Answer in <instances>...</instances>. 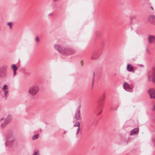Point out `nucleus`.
Returning a JSON list of instances; mask_svg holds the SVG:
<instances>
[{"instance_id":"nucleus-1","label":"nucleus","mask_w":155,"mask_h":155,"mask_svg":"<svg viewBox=\"0 0 155 155\" xmlns=\"http://www.w3.org/2000/svg\"><path fill=\"white\" fill-rule=\"evenodd\" d=\"M54 46L56 49H58L59 52H61L63 54H74L75 52V51L71 49L64 48H61L57 45H54Z\"/></svg>"},{"instance_id":"nucleus-2","label":"nucleus","mask_w":155,"mask_h":155,"mask_svg":"<svg viewBox=\"0 0 155 155\" xmlns=\"http://www.w3.org/2000/svg\"><path fill=\"white\" fill-rule=\"evenodd\" d=\"M38 87L36 86H33L29 88L28 93L30 95L33 96L38 93Z\"/></svg>"},{"instance_id":"nucleus-3","label":"nucleus","mask_w":155,"mask_h":155,"mask_svg":"<svg viewBox=\"0 0 155 155\" xmlns=\"http://www.w3.org/2000/svg\"><path fill=\"white\" fill-rule=\"evenodd\" d=\"M80 127V123L79 122L77 121L74 125V127L72 128L74 133L77 135L79 133Z\"/></svg>"},{"instance_id":"nucleus-4","label":"nucleus","mask_w":155,"mask_h":155,"mask_svg":"<svg viewBox=\"0 0 155 155\" xmlns=\"http://www.w3.org/2000/svg\"><path fill=\"white\" fill-rule=\"evenodd\" d=\"M123 87L127 91L131 92L132 91V88L127 83H124Z\"/></svg>"},{"instance_id":"nucleus-5","label":"nucleus","mask_w":155,"mask_h":155,"mask_svg":"<svg viewBox=\"0 0 155 155\" xmlns=\"http://www.w3.org/2000/svg\"><path fill=\"white\" fill-rule=\"evenodd\" d=\"M149 93L151 98H155V90L154 89H150L149 91Z\"/></svg>"},{"instance_id":"nucleus-6","label":"nucleus","mask_w":155,"mask_h":155,"mask_svg":"<svg viewBox=\"0 0 155 155\" xmlns=\"http://www.w3.org/2000/svg\"><path fill=\"white\" fill-rule=\"evenodd\" d=\"M149 43H153L155 41V36L149 35L148 38Z\"/></svg>"},{"instance_id":"nucleus-7","label":"nucleus","mask_w":155,"mask_h":155,"mask_svg":"<svg viewBox=\"0 0 155 155\" xmlns=\"http://www.w3.org/2000/svg\"><path fill=\"white\" fill-rule=\"evenodd\" d=\"M149 21L155 25V16L151 15L148 18Z\"/></svg>"},{"instance_id":"nucleus-8","label":"nucleus","mask_w":155,"mask_h":155,"mask_svg":"<svg viewBox=\"0 0 155 155\" xmlns=\"http://www.w3.org/2000/svg\"><path fill=\"white\" fill-rule=\"evenodd\" d=\"M11 120V118L10 117H8L7 118H5L4 120V124H2V127L5 126L6 125V124L9 122Z\"/></svg>"},{"instance_id":"nucleus-9","label":"nucleus","mask_w":155,"mask_h":155,"mask_svg":"<svg viewBox=\"0 0 155 155\" xmlns=\"http://www.w3.org/2000/svg\"><path fill=\"white\" fill-rule=\"evenodd\" d=\"M74 117L77 120H79L80 119V114L79 111L76 112Z\"/></svg>"},{"instance_id":"nucleus-10","label":"nucleus","mask_w":155,"mask_h":155,"mask_svg":"<svg viewBox=\"0 0 155 155\" xmlns=\"http://www.w3.org/2000/svg\"><path fill=\"white\" fill-rule=\"evenodd\" d=\"M127 70L129 71H132L133 70V66L130 64H128L127 68Z\"/></svg>"},{"instance_id":"nucleus-11","label":"nucleus","mask_w":155,"mask_h":155,"mask_svg":"<svg viewBox=\"0 0 155 155\" xmlns=\"http://www.w3.org/2000/svg\"><path fill=\"white\" fill-rule=\"evenodd\" d=\"M139 132L138 128H135L132 130L130 132L131 135H134L137 134Z\"/></svg>"},{"instance_id":"nucleus-12","label":"nucleus","mask_w":155,"mask_h":155,"mask_svg":"<svg viewBox=\"0 0 155 155\" xmlns=\"http://www.w3.org/2000/svg\"><path fill=\"white\" fill-rule=\"evenodd\" d=\"M12 69L14 71H16L18 69V68L16 67L15 64H12Z\"/></svg>"},{"instance_id":"nucleus-13","label":"nucleus","mask_w":155,"mask_h":155,"mask_svg":"<svg viewBox=\"0 0 155 155\" xmlns=\"http://www.w3.org/2000/svg\"><path fill=\"white\" fill-rule=\"evenodd\" d=\"M98 57L97 55V54L95 53L93 54V55L91 57V58L93 59H97L98 58Z\"/></svg>"},{"instance_id":"nucleus-14","label":"nucleus","mask_w":155,"mask_h":155,"mask_svg":"<svg viewBox=\"0 0 155 155\" xmlns=\"http://www.w3.org/2000/svg\"><path fill=\"white\" fill-rule=\"evenodd\" d=\"M39 137V134H37L36 135H35L32 138L33 140H35L37 139Z\"/></svg>"},{"instance_id":"nucleus-15","label":"nucleus","mask_w":155,"mask_h":155,"mask_svg":"<svg viewBox=\"0 0 155 155\" xmlns=\"http://www.w3.org/2000/svg\"><path fill=\"white\" fill-rule=\"evenodd\" d=\"M35 40L37 41V42H39L40 41H39V38L38 37H37L36 38Z\"/></svg>"},{"instance_id":"nucleus-16","label":"nucleus","mask_w":155,"mask_h":155,"mask_svg":"<svg viewBox=\"0 0 155 155\" xmlns=\"http://www.w3.org/2000/svg\"><path fill=\"white\" fill-rule=\"evenodd\" d=\"M7 88V86L6 85H5L3 87V90H5V89Z\"/></svg>"},{"instance_id":"nucleus-17","label":"nucleus","mask_w":155,"mask_h":155,"mask_svg":"<svg viewBox=\"0 0 155 155\" xmlns=\"http://www.w3.org/2000/svg\"><path fill=\"white\" fill-rule=\"evenodd\" d=\"M8 94V91H6L5 92V96L6 97L7 96V94Z\"/></svg>"},{"instance_id":"nucleus-18","label":"nucleus","mask_w":155,"mask_h":155,"mask_svg":"<svg viewBox=\"0 0 155 155\" xmlns=\"http://www.w3.org/2000/svg\"><path fill=\"white\" fill-rule=\"evenodd\" d=\"M8 25H9V26L10 28V29H11L12 28L11 23H8Z\"/></svg>"},{"instance_id":"nucleus-19","label":"nucleus","mask_w":155,"mask_h":155,"mask_svg":"<svg viewBox=\"0 0 155 155\" xmlns=\"http://www.w3.org/2000/svg\"><path fill=\"white\" fill-rule=\"evenodd\" d=\"M34 155H39L38 152V151L35 152V153Z\"/></svg>"},{"instance_id":"nucleus-20","label":"nucleus","mask_w":155,"mask_h":155,"mask_svg":"<svg viewBox=\"0 0 155 155\" xmlns=\"http://www.w3.org/2000/svg\"><path fill=\"white\" fill-rule=\"evenodd\" d=\"M146 51L148 53H149L150 52V51L148 49L146 50Z\"/></svg>"},{"instance_id":"nucleus-21","label":"nucleus","mask_w":155,"mask_h":155,"mask_svg":"<svg viewBox=\"0 0 155 155\" xmlns=\"http://www.w3.org/2000/svg\"><path fill=\"white\" fill-rule=\"evenodd\" d=\"M13 74L14 75H15L16 74V71H13Z\"/></svg>"},{"instance_id":"nucleus-22","label":"nucleus","mask_w":155,"mask_h":155,"mask_svg":"<svg viewBox=\"0 0 155 155\" xmlns=\"http://www.w3.org/2000/svg\"><path fill=\"white\" fill-rule=\"evenodd\" d=\"M2 119H2H2H1V120H2Z\"/></svg>"}]
</instances>
